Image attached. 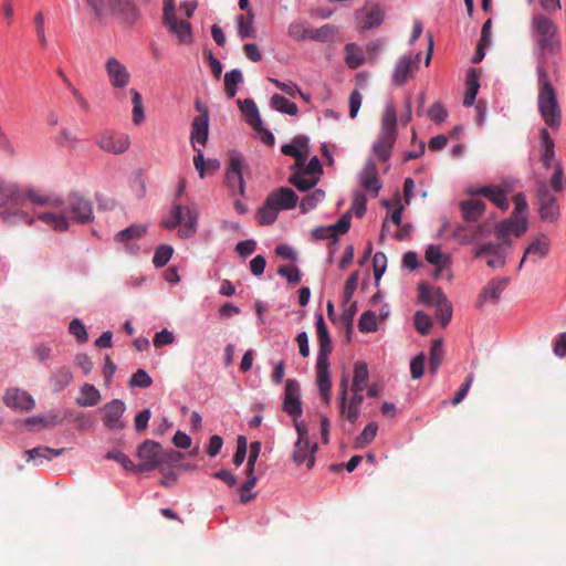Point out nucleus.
Wrapping results in <instances>:
<instances>
[{"instance_id":"obj_27","label":"nucleus","mask_w":566,"mask_h":566,"mask_svg":"<svg viewBox=\"0 0 566 566\" xmlns=\"http://www.w3.org/2000/svg\"><path fill=\"white\" fill-rule=\"evenodd\" d=\"M65 448L52 449L48 447H36L24 452L27 461H33L34 465H40L44 461H50L54 457L62 455L65 452Z\"/></svg>"},{"instance_id":"obj_14","label":"nucleus","mask_w":566,"mask_h":566,"mask_svg":"<svg viewBox=\"0 0 566 566\" xmlns=\"http://www.w3.org/2000/svg\"><path fill=\"white\" fill-rule=\"evenodd\" d=\"M549 238L546 234H538L525 249L523 258L518 264V270L522 269L527 258H530L534 263L541 259H544L549 253Z\"/></svg>"},{"instance_id":"obj_8","label":"nucleus","mask_w":566,"mask_h":566,"mask_svg":"<svg viewBox=\"0 0 566 566\" xmlns=\"http://www.w3.org/2000/svg\"><path fill=\"white\" fill-rule=\"evenodd\" d=\"M243 159L239 154H232L226 172V184L232 193H244V180L242 176Z\"/></svg>"},{"instance_id":"obj_51","label":"nucleus","mask_w":566,"mask_h":566,"mask_svg":"<svg viewBox=\"0 0 566 566\" xmlns=\"http://www.w3.org/2000/svg\"><path fill=\"white\" fill-rule=\"evenodd\" d=\"M305 175L306 174H304L300 170V171L293 174L290 177L289 181L293 186H295L298 190L306 191V190L313 188L318 182V177L313 176L310 179H307V178H305Z\"/></svg>"},{"instance_id":"obj_53","label":"nucleus","mask_w":566,"mask_h":566,"mask_svg":"<svg viewBox=\"0 0 566 566\" xmlns=\"http://www.w3.org/2000/svg\"><path fill=\"white\" fill-rule=\"evenodd\" d=\"M443 293L441 289H431L427 285L419 286V301L428 306H437L438 295Z\"/></svg>"},{"instance_id":"obj_4","label":"nucleus","mask_w":566,"mask_h":566,"mask_svg":"<svg viewBox=\"0 0 566 566\" xmlns=\"http://www.w3.org/2000/svg\"><path fill=\"white\" fill-rule=\"evenodd\" d=\"M535 197L539 218L545 222H556L560 217L559 205L546 181L542 180L536 184Z\"/></svg>"},{"instance_id":"obj_25","label":"nucleus","mask_w":566,"mask_h":566,"mask_svg":"<svg viewBox=\"0 0 566 566\" xmlns=\"http://www.w3.org/2000/svg\"><path fill=\"white\" fill-rule=\"evenodd\" d=\"M268 198H273V203L279 210L293 209L298 201V197L294 190L287 187H282L271 192Z\"/></svg>"},{"instance_id":"obj_9","label":"nucleus","mask_w":566,"mask_h":566,"mask_svg":"<svg viewBox=\"0 0 566 566\" xmlns=\"http://www.w3.org/2000/svg\"><path fill=\"white\" fill-rule=\"evenodd\" d=\"M105 72L114 88H124L130 82V73L126 65L116 56H108L105 61Z\"/></svg>"},{"instance_id":"obj_56","label":"nucleus","mask_w":566,"mask_h":566,"mask_svg":"<svg viewBox=\"0 0 566 566\" xmlns=\"http://www.w3.org/2000/svg\"><path fill=\"white\" fill-rule=\"evenodd\" d=\"M129 92L132 94V103H133V122L136 125H139L145 119L143 98H142V95L135 88H132Z\"/></svg>"},{"instance_id":"obj_62","label":"nucleus","mask_w":566,"mask_h":566,"mask_svg":"<svg viewBox=\"0 0 566 566\" xmlns=\"http://www.w3.org/2000/svg\"><path fill=\"white\" fill-rule=\"evenodd\" d=\"M358 328L363 333L374 332L377 328L376 315L371 311L364 312L358 321Z\"/></svg>"},{"instance_id":"obj_26","label":"nucleus","mask_w":566,"mask_h":566,"mask_svg":"<svg viewBox=\"0 0 566 566\" xmlns=\"http://www.w3.org/2000/svg\"><path fill=\"white\" fill-rule=\"evenodd\" d=\"M316 329L319 342L317 360H328V355L331 354L333 347L332 339L322 314L317 316Z\"/></svg>"},{"instance_id":"obj_37","label":"nucleus","mask_w":566,"mask_h":566,"mask_svg":"<svg viewBox=\"0 0 566 566\" xmlns=\"http://www.w3.org/2000/svg\"><path fill=\"white\" fill-rule=\"evenodd\" d=\"M467 92L463 98V105L470 107L474 104L480 87L479 73L475 69H470L467 75Z\"/></svg>"},{"instance_id":"obj_29","label":"nucleus","mask_w":566,"mask_h":566,"mask_svg":"<svg viewBox=\"0 0 566 566\" xmlns=\"http://www.w3.org/2000/svg\"><path fill=\"white\" fill-rule=\"evenodd\" d=\"M364 401L363 392L360 391H353V396L348 399H346V403L344 409H339V413L342 417H345V419L350 422L355 423L360 415V406Z\"/></svg>"},{"instance_id":"obj_61","label":"nucleus","mask_w":566,"mask_h":566,"mask_svg":"<svg viewBox=\"0 0 566 566\" xmlns=\"http://www.w3.org/2000/svg\"><path fill=\"white\" fill-rule=\"evenodd\" d=\"M289 35L297 41L311 39V29L303 22H293L289 25Z\"/></svg>"},{"instance_id":"obj_23","label":"nucleus","mask_w":566,"mask_h":566,"mask_svg":"<svg viewBox=\"0 0 566 566\" xmlns=\"http://www.w3.org/2000/svg\"><path fill=\"white\" fill-rule=\"evenodd\" d=\"M527 230V220L525 217L514 216L513 218L502 221L495 231L496 238H504L514 233L516 237L522 235Z\"/></svg>"},{"instance_id":"obj_52","label":"nucleus","mask_w":566,"mask_h":566,"mask_svg":"<svg viewBox=\"0 0 566 566\" xmlns=\"http://www.w3.org/2000/svg\"><path fill=\"white\" fill-rule=\"evenodd\" d=\"M324 196L325 193L321 189H316L311 193H307L305 197L302 198L300 202L301 212L306 213L310 210L314 209L316 205L324 199Z\"/></svg>"},{"instance_id":"obj_38","label":"nucleus","mask_w":566,"mask_h":566,"mask_svg":"<svg viewBox=\"0 0 566 566\" xmlns=\"http://www.w3.org/2000/svg\"><path fill=\"white\" fill-rule=\"evenodd\" d=\"M467 92L463 98V105L470 107L474 104L480 87L479 73L475 69H470L467 75Z\"/></svg>"},{"instance_id":"obj_28","label":"nucleus","mask_w":566,"mask_h":566,"mask_svg":"<svg viewBox=\"0 0 566 566\" xmlns=\"http://www.w3.org/2000/svg\"><path fill=\"white\" fill-rule=\"evenodd\" d=\"M175 34L180 44H191L193 41L191 24L188 21H178L177 18L164 23Z\"/></svg>"},{"instance_id":"obj_45","label":"nucleus","mask_w":566,"mask_h":566,"mask_svg":"<svg viewBox=\"0 0 566 566\" xmlns=\"http://www.w3.org/2000/svg\"><path fill=\"white\" fill-rule=\"evenodd\" d=\"M437 313L436 316L439 319L442 327L447 326L452 317V305L448 301L444 293H439L438 301H437Z\"/></svg>"},{"instance_id":"obj_54","label":"nucleus","mask_w":566,"mask_h":566,"mask_svg":"<svg viewBox=\"0 0 566 566\" xmlns=\"http://www.w3.org/2000/svg\"><path fill=\"white\" fill-rule=\"evenodd\" d=\"M35 33L39 41V44L42 49L46 50L49 46L48 38L45 34V18L43 12L39 11L35 13L34 18Z\"/></svg>"},{"instance_id":"obj_11","label":"nucleus","mask_w":566,"mask_h":566,"mask_svg":"<svg viewBox=\"0 0 566 566\" xmlns=\"http://www.w3.org/2000/svg\"><path fill=\"white\" fill-rule=\"evenodd\" d=\"M300 384L294 379H287L285 382L283 409L293 419H297L302 415Z\"/></svg>"},{"instance_id":"obj_39","label":"nucleus","mask_w":566,"mask_h":566,"mask_svg":"<svg viewBox=\"0 0 566 566\" xmlns=\"http://www.w3.org/2000/svg\"><path fill=\"white\" fill-rule=\"evenodd\" d=\"M369 380L368 366L364 361H356L354 365V378L352 384V391H360L367 388Z\"/></svg>"},{"instance_id":"obj_18","label":"nucleus","mask_w":566,"mask_h":566,"mask_svg":"<svg viewBox=\"0 0 566 566\" xmlns=\"http://www.w3.org/2000/svg\"><path fill=\"white\" fill-rule=\"evenodd\" d=\"M281 151L286 156L294 157L295 166L301 169L308 154L307 138L304 136H297L291 144L283 145Z\"/></svg>"},{"instance_id":"obj_3","label":"nucleus","mask_w":566,"mask_h":566,"mask_svg":"<svg viewBox=\"0 0 566 566\" xmlns=\"http://www.w3.org/2000/svg\"><path fill=\"white\" fill-rule=\"evenodd\" d=\"M532 35L542 53H556L560 49L557 24L543 13H534L531 19Z\"/></svg>"},{"instance_id":"obj_2","label":"nucleus","mask_w":566,"mask_h":566,"mask_svg":"<svg viewBox=\"0 0 566 566\" xmlns=\"http://www.w3.org/2000/svg\"><path fill=\"white\" fill-rule=\"evenodd\" d=\"M139 462L135 464V472L143 473L171 464L180 460V453L175 450H164L161 444L154 440H145L137 449Z\"/></svg>"},{"instance_id":"obj_34","label":"nucleus","mask_w":566,"mask_h":566,"mask_svg":"<svg viewBox=\"0 0 566 566\" xmlns=\"http://www.w3.org/2000/svg\"><path fill=\"white\" fill-rule=\"evenodd\" d=\"M238 105L245 116L248 124L251 125L254 130L262 129V120L260 118V113L254 101L250 98L243 101L239 99Z\"/></svg>"},{"instance_id":"obj_24","label":"nucleus","mask_w":566,"mask_h":566,"mask_svg":"<svg viewBox=\"0 0 566 566\" xmlns=\"http://www.w3.org/2000/svg\"><path fill=\"white\" fill-rule=\"evenodd\" d=\"M509 283V277H500L490 281L479 295V306H482L488 301L497 302Z\"/></svg>"},{"instance_id":"obj_12","label":"nucleus","mask_w":566,"mask_h":566,"mask_svg":"<svg viewBox=\"0 0 566 566\" xmlns=\"http://www.w3.org/2000/svg\"><path fill=\"white\" fill-rule=\"evenodd\" d=\"M20 193L22 198L19 207H24L27 201H30L31 203L36 206L50 208H61L63 205V201L60 198L42 193L40 190L35 188L20 187Z\"/></svg>"},{"instance_id":"obj_21","label":"nucleus","mask_w":566,"mask_h":566,"mask_svg":"<svg viewBox=\"0 0 566 566\" xmlns=\"http://www.w3.org/2000/svg\"><path fill=\"white\" fill-rule=\"evenodd\" d=\"M21 198L19 185L0 178V208L19 207Z\"/></svg>"},{"instance_id":"obj_17","label":"nucleus","mask_w":566,"mask_h":566,"mask_svg":"<svg viewBox=\"0 0 566 566\" xmlns=\"http://www.w3.org/2000/svg\"><path fill=\"white\" fill-rule=\"evenodd\" d=\"M53 209L54 211L39 213L36 218L55 231L69 230L70 219L65 213L63 206L61 208Z\"/></svg>"},{"instance_id":"obj_15","label":"nucleus","mask_w":566,"mask_h":566,"mask_svg":"<svg viewBox=\"0 0 566 566\" xmlns=\"http://www.w3.org/2000/svg\"><path fill=\"white\" fill-rule=\"evenodd\" d=\"M419 59L420 53H418L415 59L410 55H403L397 61L392 74V83L396 86H402L408 81L412 71L418 67Z\"/></svg>"},{"instance_id":"obj_47","label":"nucleus","mask_w":566,"mask_h":566,"mask_svg":"<svg viewBox=\"0 0 566 566\" xmlns=\"http://www.w3.org/2000/svg\"><path fill=\"white\" fill-rule=\"evenodd\" d=\"M271 107L280 113L295 116L298 107L295 103L290 102L284 96L274 94L270 99Z\"/></svg>"},{"instance_id":"obj_7","label":"nucleus","mask_w":566,"mask_h":566,"mask_svg":"<svg viewBox=\"0 0 566 566\" xmlns=\"http://www.w3.org/2000/svg\"><path fill=\"white\" fill-rule=\"evenodd\" d=\"M96 144L104 151L119 155L129 148L130 139L126 134L105 130L99 134Z\"/></svg>"},{"instance_id":"obj_59","label":"nucleus","mask_w":566,"mask_h":566,"mask_svg":"<svg viewBox=\"0 0 566 566\" xmlns=\"http://www.w3.org/2000/svg\"><path fill=\"white\" fill-rule=\"evenodd\" d=\"M378 426L376 422L368 423L361 433L356 438V447L364 448L369 444L376 437Z\"/></svg>"},{"instance_id":"obj_19","label":"nucleus","mask_w":566,"mask_h":566,"mask_svg":"<svg viewBox=\"0 0 566 566\" xmlns=\"http://www.w3.org/2000/svg\"><path fill=\"white\" fill-rule=\"evenodd\" d=\"M316 450V443H311V441H296L292 459L296 464H302L306 461L307 468L312 469L315 463Z\"/></svg>"},{"instance_id":"obj_64","label":"nucleus","mask_w":566,"mask_h":566,"mask_svg":"<svg viewBox=\"0 0 566 566\" xmlns=\"http://www.w3.org/2000/svg\"><path fill=\"white\" fill-rule=\"evenodd\" d=\"M174 249L170 245H160L155 251L153 263L157 268H161L168 263L172 255Z\"/></svg>"},{"instance_id":"obj_20","label":"nucleus","mask_w":566,"mask_h":566,"mask_svg":"<svg viewBox=\"0 0 566 566\" xmlns=\"http://www.w3.org/2000/svg\"><path fill=\"white\" fill-rule=\"evenodd\" d=\"M4 402L10 408L25 411L33 409L35 403L34 399L28 392L17 388H11L6 391Z\"/></svg>"},{"instance_id":"obj_10","label":"nucleus","mask_w":566,"mask_h":566,"mask_svg":"<svg viewBox=\"0 0 566 566\" xmlns=\"http://www.w3.org/2000/svg\"><path fill=\"white\" fill-rule=\"evenodd\" d=\"M355 19L363 30H370L382 23L384 11L377 3L368 1L356 11Z\"/></svg>"},{"instance_id":"obj_40","label":"nucleus","mask_w":566,"mask_h":566,"mask_svg":"<svg viewBox=\"0 0 566 566\" xmlns=\"http://www.w3.org/2000/svg\"><path fill=\"white\" fill-rule=\"evenodd\" d=\"M380 133L397 136V113L392 103H388L385 107Z\"/></svg>"},{"instance_id":"obj_16","label":"nucleus","mask_w":566,"mask_h":566,"mask_svg":"<svg viewBox=\"0 0 566 566\" xmlns=\"http://www.w3.org/2000/svg\"><path fill=\"white\" fill-rule=\"evenodd\" d=\"M208 133L209 113L207 108H203V114L196 116L191 125L190 139L192 143V147H197L196 144L205 146L208 140Z\"/></svg>"},{"instance_id":"obj_48","label":"nucleus","mask_w":566,"mask_h":566,"mask_svg":"<svg viewBox=\"0 0 566 566\" xmlns=\"http://www.w3.org/2000/svg\"><path fill=\"white\" fill-rule=\"evenodd\" d=\"M243 81L240 70L234 69L224 75V91L228 98H233L237 94V86Z\"/></svg>"},{"instance_id":"obj_57","label":"nucleus","mask_w":566,"mask_h":566,"mask_svg":"<svg viewBox=\"0 0 566 566\" xmlns=\"http://www.w3.org/2000/svg\"><path fill=\"white\" fill-rule=\"evenodd\" d=\"M496 255H506V251L502 250V244L497 243H484L481 244L474 253L475 258H482V256H496Z\"/></svg>"},{"instance_id":"obj_1","label":"nucleus","mask_w":566,"mask_h":566,"mask_svg":"<svg viewBox=\"0 0 566 566\" xmlns=\"http://www.w3.org/2000/svg\"><path fill=\"white\" fill-rule=\"evenodd\" d=\"M538 111L543 120L551 128H558L562 124V111L547 73L538 69Z\"/></svg>"},{"instance_id":"obj_13","label":"nucleus","mask_w":566,"mask_h":566,"mask_svg":"<svg viewBox=\"0 0 566 566\" xmlns=\"http://www.w3.org/2000/svg\"><path fill=\"white\" fill-rule=\"evenodd\" d=\"M125 409V403L119 399L105 403L102 408L104 426L108 429H123L125 423L122 421V416Z\"/></svg>"},{"instance_id":"obj_31","label":"nucleus","mask_w":566,"mask_h":566,"mask_svg":"<svg viewBox=\"0 0 566 566\" xmlns=\"http://www.w3.org/2000/svg\"><path fill=\"white\" fill-rule=\"evenodd\" d=\"M360 184L366 190L371 191L375 196H378L381 186L377 176L376 165L373 161H368L361 170Z\"/></svg>"},{"instance_id":"obj_55","label":"nucleus","mask_w":566,"mask_h":566,"mask_svg":"<svg viewBox=\"0 0 566 566\" xmlns=\"http://www.w3.org/2000/svg\"><path fill=\"white\" fill-rule=\"evenodd\" d=\"M426 260L441 270L448 262V258L442 254L437 245H429L426 250Z\"/></svg>"},{"instance_id":"obj_58","label":"nucleus","mask_w":566,"mask_h":566,"mask_svg":"<svg viewBox=\"0 0 566 566\" xmlns=\"http://www.w3.org/2000/svg\"><path fill=\"white\" fill-rule=\"evenodd\" d=\"M337 28L333 24H324L318 29L311 30V40L326 42L335 36Z\"/></svg>"},{"instance_id":"obj_33","label":"nucleus","mask_w":566,"mask_h":566,"mask_svg":"<svg viewBox=\"0 0 566 566\" xmlns=\"http://www.w3.org/2000/svg\"><path fill=\"white\" fill-rule=\"evenodd\" d=\"M397 136L380 133L373 145V151L379 160L386 161L391 155V149L396 143Z\"/></svg>"},{"instance_id":"obj_22","label":"nucleus","mask_w":566,"mask_h":566,"mask_svg":"<svg viewBox=\"0 0 566 566\" xmlns=\"http://www.w3.org/2000/svg\"><path fill=\"white\" fill-rule=\"evenodd\" d=\"M111 11L126 23H134L138 10L130 0H108Z\"/></svg>"},{"instance_id":"obj_49","label":"nucleus","mask_w":566,"mask_h":566,"mask_svg":"<svg viewBox=\"0 0 566 566\" xmlns=\"http://www.w3.org/2000/svg\"><path fill=\"white\" fill-rule=\"evenodd\" d=\"M443 359V348L442 340L434 339L430 347V359H429V370L431 374H436L439 369L441 361Z\"/></svg>"},{"instance_id":"obj_60","label":"nucleus","mask_w":566,"mask_h":566,"mask_svg":"<svg viewBox=\"0 0 566 566\" xmlns=\"http://www.w3.org/2000/svg\"><path fill=\"white\" fill-rule=\"evenodd\" d=\"M253 18L254 14L248 10L247 19L243 15L238 18V31L242 39L250 38L253 32Z\"/></svg>"},{"instance_id":"obj_50","label":"nucleus","mask_w":566,"mask_h":566,"mask_svg":"<svg viewBox=\"0 0 566 566\" xmlns=\"http://www.w3.org/2000/svg\"><path fill=\"white\" fill-rule=\"evenodd\" d=\"M147 231V226L144 224H132L125 230L119 231L116 234V240L119 242H126L142 238Z\"/></svg>"},{"instance_id":"obj_30","label":"nucleus","mask_w":566,"mask_h":566,"mask_svg":"<svg viewBox=\"0 0 566 566\" xmlns=\"http://www.w3.org/2000/svg\"><path fill=\"white\" fill-rule=\"evenodd\" d=\"M178 219L180 220V223L178 224L179 235L182 238L192 237L197 231V214L188 207L180 205V216Z\"/></svg>"},{"instance_id":"obj_35","label":"nucleus","mask_w":566,"mask_h":566,"mask_svg":"<svg viewBox=\"0 0 566 566\" xmlns=\"http://www.w3.org/2000/svg\"><path fill=\"white\" fill-rule=\"evenodd\" d=\"M195 151L193 165L200 178H203L206 174H213L219 169L220 164L217 159L205 160L203 153L200 148L195 147Z\"/></svg>"},{"instance_id":"obj_42","label":"nucleus","mask_w":566,"mask_h":566,"mask_svg":"<svg viewBox=\"0 0 566 566\" xmlns=\"http://www.w3.org/2000/svg\"><path fill=\"white\" fill-rule=\"evenodd\" d=\"M345 50V63L352 69L356 70L361 66L365 62L363 50L355 43H348L344 48Z\"/></svg>"},{"instance_id":"obj_41","label":"nucleus","mask_w":566,"mask_h":566,"mask_svg":"<svg viewBox=\"0 0 566 566\" xmlns=\"http://www.w3.org/2000/svg\"><path fill=\"white\" fill-rule=\"evenodd\" d=\"M280 210L274 206L273 198H266L264 203L259 208L256 218L260 224H272L279 214Z\"/></svg>"},{"instance_id":"obj_36","label":"nucleus","mask_w":566,"mask_h":566,"mask_svg":"<svg viewBox=\"0 0 566 566\" xmlns=\"http://www.w3.org/2000/svg\"><path fill=\"white\" fill-rule=\"evenodd\" d=\"M80 396L75 399V402L80 407H94L101 400L99 391L91 384H84L80 388Z\"/></svg>"},{"instance_id":"obj_63","label":"nucleus","mask_w":566,"mask_h":566,"mask_svg":"<svg viewBox=\"0 0 566 566\" xmlns=\"http://www.w3.org/2000/svg\"><path fill=\"white\" fill-rule=\"evenodd\" d=\"M56 143L63 148L74 149L77 145V137L67 128H62L56 137Z\"/></svg>"},{"instance_id":"obj_5","label":"nucleus","mask_w":566,"mask_h":566,"mask_svg":"<svg viewBox=\"0 0 566 566\" xmlns=\"http://www.w3.org/2000/svg\"><path fill=\"white\" fill-rule=\"evenodd\" d=\"M70 219V223L85 224L94 219L93 203L78 192L67 196L66 207L63 208Z\"/></svg>"},{"instance_id":"obj_32","label":"nucleus","mask_w":566,"mask_h":566,"mask_svg":"<svg viewBox=\"0 0 566 566\" xmlns=\"http://www.w3.org/2000/svg\"><path fill=\"white\" fill-rule=\"evenodd\" d=\"M460 210L465 221H476L485 211V203L479 199H469L460 202Z\"/></svg>"},{"instance_id":"obj_46","label":"nucleus","mask_w":566,"mask_h":566,"mask_svg":"<svg viewBox=\"0 0 566 566\" xmlns=\"http://www.w3.org/2000/svg\"><path fill=\"white\" fill-rule=\"evenodd\" d=\"M316 382L319 391H327L332 389V382L329 377V363L328 360L316 361Z\"/></svg>"},{"instance_id":"obj_44","label":"nucleus","mask_w":566,"mask_h":566,"mask_svg":"<svg viewBox=\"0 0 566 566\" xmlns=\"http://www.w3.org/2000/svg\"><path fill=\"white\" fill-rule=\"evenodd\" d=\"M12 211H4L1 213V217L4 222L10 226L23 223V224H33L34 218L31 217L28 212L20 209L21 207H13Z\"/></svg>"},{"instance_id":"obj_43","label":"nucleus","mask_w":566,"mask_h":566,"mask_svg":"<svg viewBox=\"0 0 566 566\" xmlns=\"http://www.w3.org/2000/svg\"><path fill=\"white\" fill-rule=\"evenodd\" d=\"M73 381V374L67 367H61L56 369L51 378L50 382L55 392H59L66 388Z\"/></svg>"},{"instance_id":"obj_6","label":"nucleus","mask_w":566,"mask_h":566,"mask_svg":"<svg viewBox=\"0 0 566 566\" xmlns=\"http://www.w3.org/2000/svg\"><path fill=\"white\" fill-rule=\"evenodd\" d=\"M514 186L512 184H505V188L500 186L472 187L469 188L467 192L470 196H483L501 210H507L510 207L507 193L511 192Z\"/></svg>"}]
</instances>
